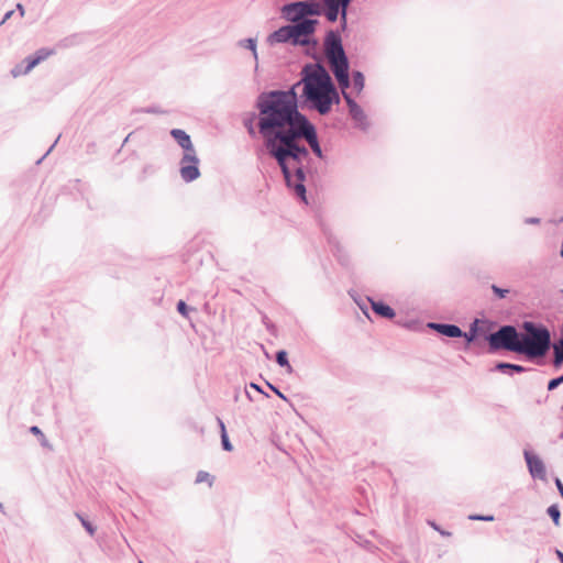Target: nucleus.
<instances>
[{"label":"nucleus","instance_id":"f257e3e1","mask_svg":"<svg viewBox=\"0 0 563 563\" xmlns=\"http://www.w3.org/2000/svg\"><path fill=\"white\" fill-rule=\"evenodd\" d=\"M301 85L300 79L287 90H271L260 93L256 100L257 128L263 140L309 120L299 111L297 88Z\"/></svg>","mask_w":563,"mask_h":563},{"label":"nucleus","instance_id":"f03ea898","mask_svg":"<svg viewBox=\"0 0 563 563\" xmlns=\"http://www.w3.org/2000/svg\"><path fill=\"white\" fill-rule=\"evenodd\" d=\"M490 350H505L523 355L530 361L543 358L551 349V332L542 323L526 321L517 330L504 325L487 338Z\"/></svg>","mask_w":563,"mask_h":563},{"label":"nucleus","instance_id":"7ed1b4c3","mask_svg":"<svg viewBox=\"0 0 563 563\" xmlns=\"http://www.w3.org/2000/svg\"><path fill=\"white\" fill-rule=\"evenodd\" d=\"M301 140L308 143L317 157L323 158L317 129L310 120L282 130L264 140L268 155L276 161L282 174L288 175L287 165L285 163L286 158H291L297 163H299V161L309 159L310 154L308 148L299 143Z\"/></svg>","mask_w":563,"mask_h":563},{"label":"nucleus","instance_id":"20e7f679","mask_svg":"<svg viewBox=\"0 0 563 563\" xmlns=\"http://www.w3.org/2000/svg\"><path fill=\"white\" fill-rule=\"evenodd\" d=\"M301 75V98L309 109L325 115L331 111L333 104L340 103L339 91L322 64H307L302 68Z\"/></svg>","mask_w":563,"mask_h":563},{"label":"nucleus","instance_id":"39448f33","mask_svg":"<svg viewBox=\"0 0 563 563\" xmlns=\"http://www.w3.org/2000/svg\"><path fill=\"white\" fill-rule=\"evenodd\" d=\"M319 21H305L299 24L280 26L267 36L269 45L290 43L294 46H316L318 41L313 37Z\"/></svg>","mask_w":563,"mask_h":563},{"label":"nucleus","instance_id":"423d86ee","mask_svg":"<svg viewBox=\"0 0 563 563\" xmlns=\"http://www.w3.org/2000/svg\"><path fill=\"white\" fill-rule=\"evenodd\" d=\"M170 135L184 150L179 169L181 179L186 183L196 180L200 176L199 158L190 135L181 129L170 130Z\"/></svg>","mask_w":563,"mask_h":563},{"label":"nucleus","instance_id":"0eeeda50","mask_svg":"<svg viewBox=\"0 0 563 563\" xmlns=\"http://www.w3.org/2000/svg\"><path fill=\"white\" fill-rule=\"evenodd\" d=\"M282 18L291 24L303 23L305 21H317L310 16H319V0L295 1L284 4L280 8Z\"/></svg>","mask_w":563,"mask_h":563},{"label":"nucleus","instance_id":"6e6552de","mask_svg":"<svg viewBox=\"0 0 563 563\" xmlns=\"http://www.w3.org/2000/svg\"><path fill=\"white\" fill-rule=\"evenodd\" d=\"M305 161H299V163L294 162L291 158H286V165L288 169V175L283 174L286 186L294 191V194L305 203H308L307 200V190L305 186L306 181V172L303 167Z\"/></svg>","mask_w":563,"mask_h":563},{"label":"nucleus","instance_id":"1a4fd4ad","mask_svg":"<svg viewBox=\"0 0 563 563\" xmlns=\"http://www.w3.org/2000/svg\"><path fill=\"white\" fill-rule=\"evenodd\" d=\"M353 0H320L319 16L324 15L328 22L338 21L341 12L349 10Z\"/></svg>","mask_w":563,"mask_h":563},{"label":"nucleus","instance_id":"9d476101","mask_svg":"<svg viewBox=\"0 0 563 563\" xmlns=\"http://www.w3.org/2000/svg\"><path fill=\"white\" fill-rule=\"evenodd\" d=\"M343 98L349 108V114L351 119L354 121L356 128L362 131H366L369 126L367 115L361 106L351 97L350 93L343 91Z\"/></svg>","mask_w":563,"mask_h":563},{"label":"nucleus","instance_id":"9b49d317","mask_svg":"<svg viewBox=\"0 0 563 563\" xmlns=\"http://www.w3.org/2000/svg\"><path fill=\"white\" fill-rule=\"evenodd\" d=\"M323 48L327 58L345 52L339 30H330L325 33Z\"/></svg>","mask_w":563,"mask_h":563},{"label":"nucleus","instance_id":"f8f14e48","mask_svg":"<svg viewBox=\"0 0 563 563\" xmlns=\"http://www.w3.org/2000/svg\"><path fill=\"white\" fill-rule=\"evenodd\" d=\"M356 303L360 307V309L362 310V312L365 314V317H369L367 303L371 305L372 310L378 317H396L395 310L382 301H374L373 299L366 297L365 299H362L361 301H356Z\"/></svg>","mask_w":563,"mask_h":563},{"label":"nucleus","instance_id":"ddd939ff","mask_svg":"<svg viewBox=\"0 0 563 563\" xmlns=\"http://www.w3.org/2000/svg\"><path fill=\"white\" fill-rule=\"evenodd\" d=\"M327 59L333 75L349 73L350 63L345 52L334 56H330Z\"/></svg>","mask_w":563,"mask_h":563},{"label":"nucleus","instance_id":"4468645a","mask_svg":"<svg viewBox=\"0 0 563 563\" xmlns=\"http://www.w3.org/2000/svg\"><path fill=\"white\" fill-rule=\"evenodd\" d=\"M525 457L529 467V471L533 477L543 479L545 477V468L543 462L530 452H525Z\"/></svg>","mask_w":563,"mask_h":563},{"label":"nucleus","instance_id":"2eb2a0df","mask_svg":"<svg viewBox=\"0 0 563 563\" xmlns=\"http://www.w3.org/2000/svg\"><path fill=\"white\" fill-rule=\"evenodd\" d=\"M428 328L437 330L439 333L450 336L457 338L462 335V331L459 327L452 324H439V323H428Z\"/></svg>","mask_w":563,"mask_h":563},{"label":"nucleus","instance_id":"dca6fc26","mask_svg":"<svg viewBox=\"0 0 563 563\" xmlns=\"http://www.w3.org/2000/svg\"><path fill=\"white\" fill-rule=\"evenodd\" d=\"M551 347L553 349V365L555 367H560L563 363V336L554 342L551 343Z\"/></svg>","mask_w":563,"mask_h":563},{"label":"nucleus","instance_id":"f3484780","mask_svg":"<svg viewBox=\"0 0 563 563\" xmlns=\"http://www.w3.org/2000/svg\"><path fill=\"white\" fill-rule=\"evenodd\" d=\"M323 233L327 236V240H328L329 244L332 247V252L338 256V260L343 265H346L345 258L340 254L341 253V247H340V244L336 241V239L331 233H329L325 229L323 230Z\"/></svg>","mask_w":563,"mask_h":563},{"label":"nucleus","instance_id":"a211bd4d","mask_svg":"<svg viewBox=\"0 0 563 563\" xmlns=\"http://www.w3.org/2000/svg\"><path fill=\"white\" fill-rule=\"evenodd\" d=\"M236 45L239 47L250 49L252 52L254 60L257 63L258 55H257V49H256V45H257V40L256 38H252V37L243 38V40H240L236 43Z\"/></svg>","mask_w":563,"mask_h":563},{"label":"nucleus","instance_id":"6ab92c4d","mask_svg":"<svg viewBox=\"0 0 563 563\" xmlns=\"http://www.w3.org/2000/svg\"><path fill=\"white\" fill-rule=\"evenodd\" d=\"M353 86L357 92H361L365 85V78L362 71L354 70L353 74Z\"/></svg>","mask_w":563,"mask_h":563},{"label":"nucleus","instance_id":"aec40b11","mask_svg":"<svg viewBox=\"0 0 563 563\" xmlns=\"http://www.w3.org/2000/svg\"><path fill=\"white\" fill-rule=\"evenodd\" d=\"M334 77H335L340 88L342 89V92L343 91L346 92L345 90L351 85L349 73L334 75Z\"/></svg>","mask_w":563,"mask_h":563},{"label":"nucleus","instance_id":"412c9836","mask_svg":"<svg viewBox=\"0 0 563 563\" xmlns=\"http://www.w3.org/2000/svg\"><path fill=\"white\" fill-rule=\"evenodd\" d=\"M496 368L499 371L507 368L509 371H515L517 373H522L526 371V368L523 366L517 365V364H510V363H498Z\"/></svg>","mask_w":563,"mask_h":563},{"label":"nucleus","instance_id":"4be33fe9","mask_svg":"<svg viewBox=\"0 0 563 563\" xmlns=\"http://www.w3.org/2000/svg\"><path fill=\"white\" fill-rule=\"evenodd\" d=\"M196 483L197 484L207 483L209 486H212V484H213V476L210 475L208 472L200 471L197 474Z\"/></svg>","mask_w":563,"mask_h":563},{"label":"nucleus","instance_id":"5701e85b","mask_svg":"<svg viewBox=\"0 0 563 563\" xmlns=\"http://www.w3.org/2000/svg\"><path fill=\"white\" fill-rule=\"evenodd\" d=\"M276 361L280 366L286 367L289 373L292 371V368L287 360V353L285 351L277 352Z\"/></svg>","mask_w":563,"mask_h":563},{"label":"nucleus","instance_id":"b1692460","mask_svg":"<svg viewBox=\"0 0 563 563\" xmlns=\"http://www.w3.org/2000/svg\"><path fill=\"white\" fill-rule=\"evenodd\" d=\"M220 427H221V440H222L223 449L225 451H232L233 448H232V444L229 441V438H228V434H227V431H225V427H224V423L222 421H220Z\"/></svg>","mask_w":563,"mask_h":563},{"label":"nucleus","instance_id":"393cba45","mask_svg":"<svg viewBox=\"0 0 563 563\" xmlns=\"http://www.w3.org/2000/svg\"><path fill=\"white\" fill-rule=\"evenodd\" d=\"M24 64V71H31L36 65H38V59L33 55L25 57L22 62Z\"/></svg>","mask_w":563,"mask_h":563},{"label":"nucleus","instance_id":"a878e982","mask_svg":"<svg viewBox=\"0 0 563 563\" xmlns=\"http://www.w3.org/2000/svg\"><path fill=\"white\" fill-rule=\"evenodd\" d=\"M53 53H54L53 49L40 48L38 51H36V53L33 56L38 59V64H40L41 62H43L47 57H49Z\"/></svg>","mask_w":563,"mask_h":563},{"label":"nucleus","instance_id":"bb28decb","mask_svg":"<svg viewBox=\"0 0 563 563\" xmlns=\"http://www.w3.org/2000/svg\"><path fill=\"white\" fill-rule=\"evenodd\" d=\"M548 514L552 518L554 525L559 526L560 525V517H561L559 508L556 506H554V505L550 506L548 508Z\"/></svg>","mask_w":563,"mask_h":563},{"label":"nucleus","instance_id":"cd10ccee","mask_svg":"<svg viewBox=\"0 0 563 563\" xmlns=\"http://www.w3.org/2000/svg\"><path fill=\"white\" fill-rule=\"evenodd\" d=\"M76 516L80 520V522L85 527V529L88 531V533L90 536H93L95 534V528L92 527V525L89 521H87L81 515L76 514Z\"/></svg>","mask_w":563,"mask_h":563},{"label":"nucleus","instance_id":"c85d7f7f","mask_svg":"<svg viewBox=\"0 0 563 563\" xmlns=\"http://www.w3.org/2000/svg\"><path fill=\"white\" fill-rule=\"evenodd\" d=\"M24 67H25V66H24V64H23V63L15 65V66L11 69V75H12L13 77H19V76H21V75H26V74H29V71H24Z\"/></svg>","mask_w":563,"mask_h":563},{"label":"nucleus","instance_id":"c756f323","mask_svg":"<svg viewBox=\"0 0 563 563\" xmlns=\"http://www.w3.org/2000/svg\"><path fill=\"white\" fill-rule=\"evenodd\" d=\"M341 31H345L347 27V10L340 13L339 19Z\"/></svg>","mask_w":563,"mask_h":563},{"label":"nucleus","instance_id":"7c9ffc66","mask_svg":"<svg viewBox=\"0 0 563 563\" xmlns=\"http://www.w3.org/2000/svg\"><path fill=\"white\" fill-rule=\"evenodd\" d=\"M563 383V375L558 377V378H554V379H551L548 384V389L549 390H553L555 389L559 385H561Z\"/></svg>","mask_w":563,"mask_h":563},{"label":"nucleus","instance_id":"2f4dec72","mask_svg":"<svg viewBox=\"0 0 563 563\" xmlns=\"http://www.w3.org/2000/svg\"><path fill=\"white\" fill-rule=\"evenodd\" d=\"M177 311L181 314V316H187L188 313V306L186 305V302L184 300H179L177 302Z\"/></svg>","mask_w":563,"mask_h":563},{"label":"nucleus","instance_id":"473e14b6","mask_svg":"<svg viewBox=\"0 0 563 563\" xmlns=\"http://www.w3.org/2000/svg\"><path fill=\"white\" fill-rule=\"evenodd\" d=\"M30 431H31L33 434H35V435H37V437H40V439H41L42 443H43V444H45V442H46V438H45V435L43 434V432L40 430V428H38V427L33 426V427H31Z\"/></svg>","mask_w":563,"mask_h":563},{"label":"nucleus","instance_id":"72a5a7b5","mask_svg":"<svg viewBox=\"0 0 563 563\" xmlns=\"http://www.w3.org/2000/svg\"><path fill=\"white\" fill-rule=\"evenodd\" d=\"M492 289H493L494 294L497 295L499 298H504L506 296V294L508 292V289L499 288L496 285H493Z\"/></svg>","mask_w":563,"mask_h":563},{"label":"nucleus","instance_id":"f704fd0d","mask_svg":"<svg viewBox=\"0 0 563 563\" xmlns=\"http://www.w3.org/2000/svg\"><path fill=\"white\" fill-rule=\"evenodd\" d=\"M141 112L154 113V114L164 113V111H162L158 107L144 108V109L141 110Z\"/></svg>","mask_w":563,"mask_h":563},{"label":"nucleus","instance_id":"c9c22d12","mask_svg":"<svg viewBox=\"0 0 563 563\" xmlns=\"http://www.w3.org/2000/svg\"><path fill=\"white\" fill-rule=\"evenodd\" d=\"M470 519L471 520H485V521H492L494 520V517L493 516H476V515H472L470 516Z\"/></svg>","mask_w":563,"mask_h":563},{"label":"nucleus","instance_id":"e433bc0d","mask_svg":"<svg viewBox=\"0 0 563 563\" xmlns=\"http://www.w3.org/2000/svg\"><path fill=\"white\" fill-rule=\"evenodd\" d=\"M244 125H245V128L247 129L249 134H251V135H254V134H255V131H254V128H253L252 120L245 121V122H244Z\"/></svg>","mask_w":563,"mask_h":563},{"label":"nucleus","instance_id":"4c0bfd02","mask_svg":"<svg viewBox=\"0 0 563 563\" xmlns=\"http://www.w3.org/2000/svg\"><path fill=\"white\" fill-rule=\"evenodd\" d=\"M525 223H527V224H538V223H540V219L539 218H526L525 219Z\"/></svg>","mask_w":563,"mask_h":563},{"label":"nucleus","instance_id":"58836bf2","mask_svg":"<svg viewBox=\"0 0 563 563\" xmlns=\"http://www.w3.org/2000/svg\"><path fill=\"white\" fill-rule=\"evenodd\" d=\"M12 14H13V11H12V10H11V11H8V12L3 15L2 20L0 21V25L4 24V23H5V22L11 18V16H12Z\"/></svg>","mask_w":563,"mask_h":563},{"label":"nucleus","instance_id":"ea45409f","mask_svg":"<svg viewBox=\"0 0 563 563\" xmlns=\"http://www.w3.org/2000/svg\"><path fill=\"white\" fill-rule=\"evenodd\" d=\"M555 485H556L560 494L562 495L563 494V484L559 478L555 479Z\"/></svg>","mask_w":563,"mask_h":563},{"label":"nucleus","instance_id":"a19ab883","mask_svg":"<svg viewBox=\"0 0 563 563\" xmlns=\"http://www.w3.org/2000/svg\"><path fill=\"white\" fill-rule=\"evenodd\" d=\"M16 9L20 12V16L22 18L24 15V8L21 3L16 4Z\"/></svg>","mask_w":563,"mask_h":563},{"label":"nucleus","instance_id":"79ce46f5","mask_svg":"<svg viewBox=\"0 0 563 563\" xmlns=\"http://www.w3.org/2000/svg\"><path fill=\"white\" fill-rule=\"evenodd\" d=\"M57 139H59V136H58ZM57 141H58V140H56V141H55V143H54V144H53V145L47 150V152H46V154L44 155V157H45L48 153H51L52 148L55 146V144L57 143Z\"/></svg>","mask_w":563,"mask_h":563},{"label":"nucleus","instance_id":"37998d69","mask_svg":"<svg viewBox=\"0 0 563 563\" xmlns=\"http://www.w3.org/2000/svg\"><path fill=\"white\" fill-rule=\"evenodd\" d=\"M556 554H558L561 563H563V553L561 551H556Z\"/></svg>","mask_w":563,"mask_h":563},{"label":"nucleus","instance_id":"c03bdc74","mask_svg":"<svg viewBox=\"0 0 563 563\" xmlns=\"http://www.w3.org/2000/svg\"><path fill=\"white\" fill-rule=\"evenodd\" d=\"M474 332L467 338L468 341H472L474 339Z\"/></svg>","mask_w":563,"mask_h":563},{"label":"nucleus","instance_id":"a18cd8bd","mask_svg":"<svg viewBox=\"0 0 563 563\" xmlns=\"http://www.w3.org/2000/svg\"><path fill=\"white\" fill-rule=\"evenodd\" d=\"M561 496H562V498H563V494H562Z\"/></svg>","mask_w":563,"mask_h":563},{"label":"nucleus","instance_id":"49530a36","mask_svg":"<svg viewBox=\"0 0 563 563\" xmlns=\"http://www.w3.org/2000/svg\"><path fill=\"white\" fill-rule=\"evenodd\" d=\"M561 496H562V498H563V494H562Z\"/></svg>","mask_w":563,"mask_h":563},{"label":"nucleus","instance_id":"de8ad7c7","mask_svg":"<svg viewBox=\"0 0 563 563\" xmlns=\"http://www.w3.org/2000/svg\"><path fill=\"white\" fill-rule=\"evenodd\" d=\"M140 563H143L142 561H140Z\"/></svg>","mask_w":563,"mask_h":563}]
</instances>
